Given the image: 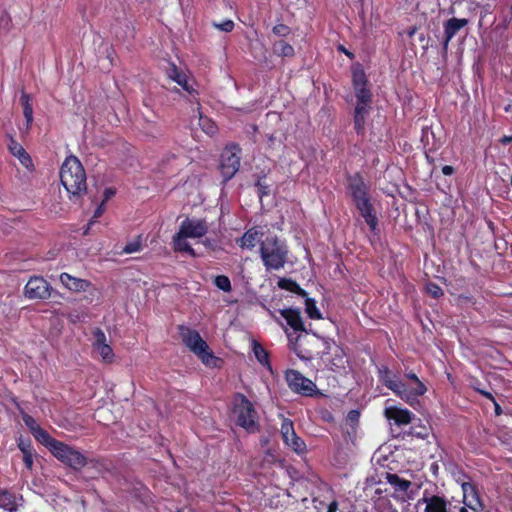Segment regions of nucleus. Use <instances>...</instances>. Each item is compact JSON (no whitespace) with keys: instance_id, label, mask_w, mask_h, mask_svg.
<instances>
[{"instance_id":"9","label":"nucleus","mask_w":512,"mask_h":512,"mask_svg":"<svg viewBox=\"0 0 512 512\" xmlns=\"http://www.w3.org/2000/svg\"><path fill=\"white\" fill-rule=\"evenodd\" d=\"M368 79L361 64L352 68V86L357 102L372 104V93L368 87Z\"/></svg>"},{"instance_id":"11","label":"nucleus","mask_w":512,"mask_h":512,"mask_svg":"<svg viewBox=\"0 0 512 512\" xmlns=\"http://www.w3.org/2000/svg\"><path fill=\"white\" fill-rule=\"evenodd\" d=\"M281 435L283 442L296 453L306 451L305 442L296 434L292 420L285 418L281 424Z\"/></svg>"},{"instance_id":"2","label":"nucleus","mask_w":512,"mask_h":512,"mask_svg":"<svg viewBox=\"0 0 512 512\" xmlns=\"http://www.w3.org/2000/svg\"><path fill=\"white\" fill-rule=\"evenodd\" d=\"M294 335L295 333H287L289 347L302 360H311L328 354L335 343L333 339L321 337L309 330Z\"/></svg>"},{"instance_id":"12","label":"nucleus","mask_w":512,"mask_h":512,"mask_svg":"<svg viewBox=\"0 0 512 512\" xmlns=\"http://www.w3.org/2000/svg\"><path fill=\"white\" fill-rule=\"evenodd\" d=\"M24 294L29 299H47L51 295V286L43 277L33 276L25 285Z\"/></svg>"},{"instance_id":"49","label":"nucleus","mask_w":512,"mask_h":512,"mask_svg":"<svg viewBox=\"0 0 512 512\" xmlns=\"http://www.w3.org/2000/svg\"><path fill=\"white\" fill-rule=\"evenodd\" d=\"M18 448L22 452V454L28 453V452H34L32 443L30 440L28 441H20L18 443Z\"/></svg>"},{"instance_id":"59","label":"nucleus","mask_w":512,"mask_h":512,"mask_svg":"<svg viewBox=\"0 0 512 512\" xmlns=\"http://www.w3.org/2000/svg\"><path fill=\"white\" fill-rule=\"evenodd\" d=\"M459 512H468V510H467V508H466V506H465V505H461V506L459 507Z\"/></svg>"},{"instance_id":"8","label":"nucleus","mask_w":512,"mask_h":512,"mask_svg":"<svg viewBox=\"0 0 512 512\" xmlns=\"http://www.w3.org/2000/svg\"><path fill=\"white\" fill-rule=\"evenodd\" d=\"M285 380L290 390L294 393L305 397H313L317 394L315 383L297 370H287Z\"/></svg>"},{"instance_id":"51","label":"nucleus","mask_w":512,"mask_h":512,"mask_svg":"<svg viewBox=\"0 0 512 512\" xmlns=\"http://www.w3.org/2000/svg\"><path fill=\"white\" fill-rule=\"evenodd\" d=\"M67 319L69 322L73 323V324H76L80 321V314L77 312V311H73V312H70L67 314Z\"/></svg>"},{"instance_id":"26","label":"nucleus","mask_w":512,"mask_h":512,"mask_svg":"<svg viewBox=\"0 0 512 512\" xmlns=\"http://www.w3.org/2000/svg\"><path fill=\"white\" fill-rule=\"evenodd\" d=\"M34 438L48 448L51 454L57 449L62 441H59L53 438L46 430L41 427H37L36 431L33 433Z\"/></svg>"},{"instance_id":"46","label":"nucleus","mask_w":512,"mask_h":512,"mask_svg":"<svg viewBox=\"0 0 512 512\" xmlns=\"http://www.w3.org/2000/svg\"><path fill=\"white\" fill-rule=\"evenodd\" d=\"M371 110V104H362L360 102H356V106L354 112L356 114H361L363 116H368Z\"/></svg>"},{"instance_id":"15","label":"nucleus","mask_w":512,"mask_h":512,"mask_svg":"<svg viewBox=\"0 0 512 512\" xmlns=\"http://www.w3.org/2000/svg\"><path fill=\"white\" fill-rule=\"evenodd\" d=\"M469 23L468 19L465 18H450L444 22V36L442 40V46L444 50H447L450 41L454 36Z\"/></svg>"},{"instance_id":"19","label":"nucleus","mask_w":512,"mask_h":512,"mask_svg":"<svg viewBox=\"0 0 512 512\" xmlns=\"http://www.w3.org/2000/svg\"><path fill=\"white\" fill-rule=\"evenodd\" d=\"M279 313L293 330L291 333H295L294 336L304 331H307L299 309L285 308L281 309Z\"/></svg>"},{"instance_id":"54","label":"nucleus","mask_w":512,"mask_h":512,"mask_svg":"<svg viewBox=\"0 0 512 512\" xmlns=\"http://www.w3.org/2000/svg\"><path fill=\"white\" fill-rule=\"evenodd\" d=\"M454 172H455V169L451 165H444L442 167V173L445 176H450V175L454 174Z\"/></svg>"},{"instance_id":"47","label":"nucleus","mask_w":512,"mask_h":512,"mask_svg":"<svg viewBox=\"0 0 512 512\" xmlns=\"http://www.w3.org/2000/svg\"><path fill=\"white\" fill-rule=\"evenodd\" d=\"M23 421H24L25 425L30 429L32 434L36 431L37 427H40L36 423L35 419L29 415H24Z\"/></svg>"},{"instance_id":"4","label":"nucleus","mask_w":512,"mask_h":512,"mask_svg":"<svg viewBox=\"0 0 512 512\" xmlns=\"http://www.w3.org/2000/svg\"><path fill=\"white\" fill-rule=\"evenodd\" d=\"M286 246L276 236H268L260 244V255L266 270H279L287 260Z\"/></svg>"},{"instance_id":"28","label":"nucleus","mask_w":512,"mask_h":512,"mask_svg":"<svg viewBox=\"0 0 512 512\" xmlns=\"http://www.w3.org/2000/svg\"><path fill=\"white\" fill-rule=\"evenodd\" d=\"M0 508L9 512H16L18 509L15 494L2 487H0Z\"/></svg>"},{"instance_id":"21","label":"nucleus","mask_w":512,"mask_h":512,"mask_svg":"<svg viewBox=\"0 0 512 512\" xmlns=\"http://www.w3.org/2000/svg\"><path fill=\"white\" fill-rule=\"evenodd\" d=\"M8 150L13 156L18 158L21 165L24 166L27 170H34V164L31 156L27 153L23 146L20 143H18L12 136H10L9 138Z\"/></svg>"},{"instance_id":"7","label":"nucleus","mask_w":512,"mask_h":512,"mask_svg":"<svg viewBox=\"0 0 512 512\" xmlns=\"http://www.w3.org/2000/svg\"><path fill=\"white\" fill-rule=\"evenodd\" d=\"M233 413L236 423L250 433L258 430L257 412L252 402L244 395L237 394L234 400Z\"/></svg>"},{"instance_id":"43","label":"nucleus","mask_w":512,"mask_h":512,"mask_svg":"<svg viewBox=\"0 0 512 512\" xmlns=\"http://www.w3.org/2000/svg\"><path fill=\"white\" fill-rule=\"evenodd\" d=\"M213 26L223 32H231L234 29V22L227 19L221 23H213Z\"/></svg>"},{"instance_id":"48","label":"nucleus","mask_w":512,"mask_h":512,"mask_svg":"<svg viewBox=\"0 0 512 512\" xmlns=\"http://www.w3.org/2000/svg\"><path fill=\"white\" fill-rule=\"evenodd\" d=\"M23 463L28 470H32L34 463V452L23 454Z\"/></svg>"},{"instance_id":"57","label":"nucleus","mask_w":512,"mask_h":512,"mask_svg":"<svg viewBox=\"0 0 512 512\" xmlns=\"http://www.w3.org/2000/svg\"><path fill=\"white\" fill-rule=\"evenodd\" d=\"M115 194V190L113 188H106L104 191L105 200H108Z\"/></svg>"},{"instance_id":"10","label":"nucleus","mask_w":512,"mask_h":512,"mask_svg":"<svg viewBox=\"0 0 512 512\" xmlns=\"http://www.w3.org/2000/svg\"><path fill=\"white\" fill-rule=\"evenodd\" d=\"M241 149L234 144L227 147L221 154L220 170L225 181L230 180L240 168Z\"/></svg>"},{"instance_id":"36","label":"nucleus","mask_w":512,"mask_h":512,"mask_svg":"<svg viewBox=\"0 0 512 512\" xmlns=\"http://www.w3.org/2000/svg\"><path fill=\"white\" fill-rule=\"evenodd\" d=\"M305 312L311 319H321L322 315L316 306V301L312 298H306L305 300Z\"/></svg>"},{"instance_id":"45","label":"nucleus","mask_w":512,"mask_h":512,"mask_svg":"<svg viewBox=\"0 0 512 512\" xmlns=\"http://www.w3.org/2000/svg\"><path fill=\"white\" fill-rule=\"evenodd\" d=\"M141 243L139 241L129 242L123 248V252L126 254H132L141 250Z\"/></svg>"},{"instance_id":"30","label":"nucleus","mask_w":512,"mask_h":512,"mask_svg":"<svg viewBox=\"0 0 512 512\" xmlns=\"http://www.w3.org/2000/svg\"><path fill=\"white\" fill-rule=\"evenodd\" d=\"M187 237L181 236L180 231H178L173 236V246L176 252H185L190 256L195 257V250L191 247V245L186 241Z\"/></svg>"},{"instance_id":"1","label":"nucleus","mask_w":512,"mask_h":512,"mask_svg":"<svg viewBox=\"0 0 512 512\" xmlns=\"http://www.w3.org/2000/svg\"><path fill=\"white\" fill-rule=\"evenodd\" d=\"M347 190L359 214L364 218L372 233L378 232V218L369 193V185L360 172L346 177Z\"/></svg>"},{"instance_id":"52","label":"nucleus","mask_w":512,"mask_h":512,"mask_svg":"<svg viewBox=\"0 0 512 512\" xmlns=\"http://www.w3.org/2000/svg\"><path fill=\"white\" fill-rule=\"evenodd\" d=\"M462 490H463V493H464V496L468 493V492H471V493H476V487L474 484L472 483H469V482H465L462 484Z\"/></svg>"},{"instance_id":"20","label":"nucleus","mask_w":512,"mask_h":512,"mask_svg":"<svg viewBox=\"0 0 512 512\" xmlns=\"http://www.w3.org/2000/svg\"><path fill=\"white\" fill-rule=\"evenodd\" d=\"M169 77L173 81H175L178 85H180L183 88V90H185L189 94V96H190L189 101L191 103L195 102L197 104V108L199 109L200 103L197 98L198 91L196 89H194L193 86L188 83L186 74L183 73L182 71H180L175 65H173V67L170 71Z\"/></svg>"},{"instance_id":"5","label":"nucleus","mask_w":512,"mask_h":512,"mask_svg":"<svg viewBox=\"0 0 512 512\" xmlns=\"http://www.w3.org/2000/svg\"><path fill=\"white\" fill-rule=\"evenodd\" d=\"M178 331L183 344L187 346L203 364L211 365L212 362L219 361V358L214 356L212 350L198 331L185 325H179ZM213 365H215V363H213Z\"/></svg>"},{"instance_id":"37","label":"nucleus","mask_w":512,"mask_h":512,"mask_svg":"<svg viewBox=\"0 0 512 512\" xmlns=\"http://www.w3.org/2000/svg\"><path fill=\"white\" fill-rule=\"evenodd\" d=\"M214 284L218 289L224 292H230L232 290L231 281L226 275L216 276L214 278Z\"/></svg>"},{"instance_id":"29","label":"nucleus","mask_w":512,"mask_h":512,"mask_svg":"<svg viewBox=\"0 0 512 512\" xmlns=\"http://www.w3.org/2000/svg\"><path fill=\"white\" fill-rule=\"evenodd\" d=\"M263 233L258 231L256 228L247 230L240 238L239 245L242 248L253 249L256 243L260 241Z\"/></svg>"},{"instance_id":"22","label":"nucleus","mask_w":512,"mask_h":512,"mask_svg":"<svg viewBox=\"0 0 512 512\" xmlns=\"http://www.w3.org/2000/svg\"><path fill=\"white\" fill-rule=\"evenodd\" d=\"M386 481L394 488L396 493H401V500L411 499L412 496L408 494L409 488L412 486V482L401 478L399 475L394 473H386Z\"/></svg>"},{"instance_id":"38","label":"nucleus","mask_w":512,"mask_h":512,"mask_svg":"<svg viewBox=\"0 0 512 512\" xmlns=\"http://www.w3.org/2000/svg\"><path fill=\"white\" fill-rule=\"evenodd\" d=\"M366 116H363L361 114H356L354 112L353 122H354V130L357 133V135L363 136L365 133V123H366Z\"/></svg>"},{"instance_id":"42","label":"nucleus","mask_w":512,"mask_h":512,"mask_svg":"<svg viewBox=\"0 0 512 512\" xmlns=\"http://www.w3.org/2000/svg\"><path fill=\"white\" fill-rule=\"evenodd\" d=\"M426 290L433 298H439L444 294L443 289L438 284L432 282L427 284Z\"/></svg>"},{"instance_id":"39","label":"nucleus","mask_w":512,"mask_h":512,"mask_svg":"<svg viewBox=\"0 0 512 512\" xmlns=\"http://www.w3.org/2000/svg\"><path fill=\"white\" fill-rule=\"evenodd\" d=\"M430 137L435 138L434 132L431 126H424L422 128L421 133V143L423 144L424 149H426L430 145Z\"/></svg>"},{"instance_id":"58","label":"nucleus","mask_w":512,"mask_h":512,"mask_svg":"<svg viewBox=\"0 0 512 512\" xmlns=\"http://www.w3.org/2000/svg\"><path fill=\"white\" fill-rule=\"evenodd\" d=\"M103 210H102V207L99 206L96 210H95V213H94V218H98L101 216Z\"/></svg>"},{"instance_id":"40","label":"nucleus","mask_w":512,"mask_h":512,"mask_svg":"<svg viewBox=\"0 0 512 512\" xmlns=\"http://www.w3.org/2000/svg\"><path fill=\"white\" fill-rule=\"evenodd\" d=\"M255 186L257 187V193L259 198L262 200L263 197L269 195L270 193V187L266 183L262 181V178H259L255 182Z\"/></svg>"},{"instance_id":"34","label":"nucleus","mask_w":512,"mask_h":512,"mask_svg":"<svg viewBox=\"0 0 512 512\" xmlns=\"http://www.w3.org/2000/svg\"><path fill=\"white\" fill-rule=\"evenodd\" d=\"M278 286L281 289H284V290H287L290 292H294L298 295H302V296L307 295L306 291L304 289H302L296 281H294L290 278H281L278 281Z\"/></svg>"},{"instance_id":"18","label":"nucleus","mask_w":512,"mask_h":512,"mask_svg":"<svg viewBox=\"0 0 512 512\" xmlns=\"http://www.w3.org/2000/svg\"><path fill=\"white\" fill-rule=\"evenodd\" d=\"M59 280L66 289L74 293L89 291L93 287L89 280L74 277L66 272L60 274Z\"/></svg>"},{"instance_id":"33","label":"nucleus","mask_w":512,"mask_h":512,"mask_svg":"<svg viewBox=\"0 0 512 512\" xmlns=\"http://www.w3.org/2000/svg\"><path fill=\"white\" fill-rule=\"evenodd\" d=\"M273 51L280 57H293L295 54L293 46L284 40L275 42L273 45Z\"/></svg>"},{"instance_id":"32","label":"nucleus","mask_w":512,"mask_h":512,"mask_svg":"<svg viewBox=\"0 0 512 512\" xmlns=\"http://www.w3.org/2000/svg\"><path fill=\"white\" fill-rule=\"evenodd\" d=\"M253 353L255 355V358L257 361L264 367H267L268 369H271V364L269 360V353L267 350L262 346L261 343L254 340L253 341Z\"/></svg>"},{"instance_id":"6","label":"nucleus","mask_w":512,"mask_h":512,"mask_svg":"<svg viewBox=\"0 0 512 512\" xmlns=\"http://www.w3.org/2000/svg\"><path fill=\"white\" fill-rule=\"evenodd\" d=\"M52 455L62 464L74 471H81L89 464L94 468L102 466V462L99 459H89L80 450L64 442L60 443Z\"/></svg>"},{"instance_id":"17","label":"nucleus","mask_w":512,"mask_h":512,"mask_svg":"<svg viewBox=\"0 0 512 512\" xmlns=\"http://www.w3.org/2000/svg\"><path fill=\"white\" fill-rule=\"evenodd\" d=\"M384 416L388 420L393 421L397 426L408 425L413 420V413L411 411L398 406H386Z\"/></svg>"},{"instance_id":"14","label":"nucleus","mask_w":512,"mask_h":512,"mask_svg":"<svg viewBox=\"0 0 512 512\" xmlns=\"http://www.w3.org/2000/svg\"><path fill=\"white\" fill-rule=\"evenodd\" d=\"M424 503V512H450L451 503L440 495H429L428 491L425 490L423 497L418 500V504Z\"/></svg>"},{"instance_id":"60","label":"nucleus","mask_w":512,"mask_h":512,"mask_svg":"<svg viewBox=\"0 0 512 512\" xmlns=\"http://www.w3.org/2000/svg\"><path fill=\"white\" fill-rule=\"evenodd\" d=\"M391 512H397V511L394 509V510H392Z\"/></svg>"},{"instance_id":"44","label":"nucleus","mask_w":512,"mask_h":512,"mask_svg":"<svg viewBox=\"0 0 512 512\" xmlns=\"http://www.w3.org/2000/svg\"><path fill=\"white\" fill-rule=\"evenodd\" d=\"M273 33L280 37H285L289 35L290 28L285 24H277L272 29Z\"/></svg>"},{"instance_id":"13","label":"nucleus","mask_w":512,"mask_h":512,"mask_svg":"<svg viewBox=\"0 0 512 512\" xmlns=\"http://www.w3.org/2000/svg\"><path fill=\"white\" fill-rule=\"evenodd\" d=\"M209 226L205 219H185L182 221L180 235L188 238H201L208 232Z\"/></svg>"},{"instance_id":"35","label":"nucleus","mask_w":512,"mask_h":512,"mask_svg":"<svg viewBox=\"0 0 512 512\" xmlns=\"http://www.w3.org/2000/svg\"><path fill=\"white\" fill-rule=\"evenodd\" d=\"M197 110L199 112V126L201 127L203 132L210 136L216 134L218 131L216 123L210 118L203 116L202 113L200 112V108H197Z\"/></svg>"},{"instance_id":"41","label":"nucleus","mask_w":512,"mask_h":512,"mask_svg":"<svg viewBox=\"0 0 512 512\" xmlns=\"http://www.w3.org/2000/svg\"><path fill=\"white\" fill-rule=\"evenodd\" d=\"M476 391L478 393H480L482 396H484L486 399L492 401L494 403V406H495V414L497 416L501 415L502 414V408L501 406L497 403L496 399L494 398V396L488 392V391H485V390H481L479 388H476Z\"/></svg>"},{"instance_id":"27","label":"nucleus","mask_w":512,"mask_h":512,"mask_svg":"<svg viewBox=\"0 0 512 512\" xmlns=\"http://www.w3.org/2000/svg\"><path fill=\"white\" fill-rule=\"evenodd\" d=\"M398 385L401 386L399 388H396L399 392H394V394L399 397L401 400L406 402L411 407L415 408L417 405L420 404L419 398L421 396H413L415 399L407 400L406 397H408L409 392H413V384L411 382H405L404 380H399Z\"/></svg>"},{"instance_id":"3","label":"nucleus","mask_w":512,"mask_h":512,"mask_svg":"<svg viewBox=\"0 0 512 512\" xmlns=\"http://www.w3.org/2000/svg\"><path fill=\"white\" fill-rule=\"evenodd\" d=\"M60 181L70 199H80L87 192L86 172L80 160L67 156L60 168Z\"/></svg>"},{"instance_id":"50","label":"nucleus","mask_w":512,"mask_h":512,"mask_svg":"<svg viewBox=\"0 0 512 512\" xmlns=\"http://www.w3.org/2000/svg\"><path fill=\"white\" fill-rule=\"evenodd\" d=\"M337 51L345 54L350 60H353L355 58V54L348 50L343 44L337 45Z\"/></svg>"},{"instance_id":"23","label":"nucleus","mask_w":512,"mask_h":512,"mask_svg":"<svg viewBox=\"0 0 512 512\" xmlns=\"http://www.w3.org/2000/svg\"><path fill=\"white\" fill-rule=\"evenodd\" d=\"M378 378H379L380 382L385 387L390 389L393 393L399 392L398 390H396V388L400 387L398 385V382L401 379L399 378V376L397 374L392 372L387 366L382 365V366L378 367Z\"/></svg>"},{"instance_id":"24","label":"nucleus","mask_w":512,"mask_h":512,"mask_svg":"<svg viewBox=\"0 0 512 512\" xmlns=\"http://www.w3.org/2000/svg\"><path fill=\"white\" fill-rule=\"evenodd\" d=\"M432 431V428L430 425H426L422 423L420 419L417 420V422H414L412 426L409 428V430L404 431L403 437H411V438H417L421 440H426L430 436Z\"/></svg>"},{"instance_id":"31","label":"nucleus","mask_w":512,"mask_h":512,"mask_svg":"<svg viewBox=\"0 0 512 512\" xmlns=\"http://www.w3.org/2000/svg\"><path fill=\"white\" fill-rule=\"evenodd\" d=\"M20 103L23 108V115L26 120V126H27V128H29L33 122V107H32L31 98H30L29 94H27L23 91L21 94V97H20Z\"/></svg>"},{"instance_id":"55","label":"nucleus","mask_w":512,"mask_h":512,"mask_svg":"<svg viewBox=\"0 0 512 512\" xmlns=\"http://www.w3.org/2000/svg\"><path fill=\"white\" fill-rule=\"evenodd\" d=\"M499 142L502 145H508V144L512 143V135H504L503 137H501L499 139Z\"/></svg>"},{"instance_id":"53","label":"nucleus","mask_w":512,"mask_h":512,"mask_svg":"<svg viewBox=\"0 0 512 512\" xmlns=\"http://www.w3.org/2000/svg\"><path fill=\"white\" fill-rule=\"evenodd\" d=\"M437 147L435 146V144L433 143L432 144V147L431 148H426L425 149V158L427 160L428 163L432 164L434 162V158L430 155V153L434 150H436Z\"/></svg>"},{"instance_id":"56","label":"nucleus","mask_w":512,"mask_h":512,"mask_svg":"<svg viewBox=\"0 0 512 512\" xmlns=\"http://www.w3.org/2000/svg\"><path fill=\"white\" fill-rule=\"evenodd\" d=\"M338 509V503L337 501H332L327 508V512H336Z\"/></svg>"},{"instance_id":"16","label":"nucleus","mask_w":512,"mask_h":512,"mask_svg":"<svg viewBox=\"0 0 512 512\" xmlns=\"http://www.w3.org/2000/svg\"><path fill=\"white\" fill-rule=\"evenodd\" d=\"M93 335L95 337V341L93 343L94 349L99 353L105 363H112L114 360V353L111 346L106 343L105 333L100 328H96Z\"/></svg>"},{"instance_id":"25","label":"nucleus","mask_w":512,"mask_h":512,"mask_svg":"<svg viewBox=\"0 0 512 512\" xmlns=\"http://www.w3.org/2000/svg\"><path fill=\"white\" fill-rule=\"evenodd\" d=\"M405 382H411L413 384V392H409L407 400L415 399L412 396H423L427 392V386L419 379V377L413 371H406L404 373Z\"/></svg>"}]
</instances>
